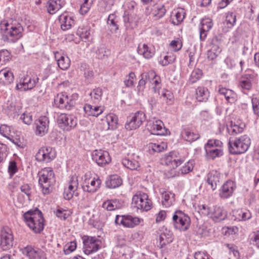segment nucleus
<instances>
[{
    "mask_svg": "<svg viewBox=\"0 0 259 259\" xmlns=\"http://www.w3.org/2000/svg\"><path fill=\"white\" fill-rule=\"evenodd\" d=\"M176 59V57L171 54L167 53V55H165L162 59H161L159 61V63L163 66H166L169 64L172 63Z\"/></svg>",
    "mask_w": 259,
    "mask_h": 259,
    "instance_id": "nucleus-58",
    "label": "nucleus"
},
{
    "mask_svg": "<svg viewBox=\"0 0 259 259\" xmlns=\"http://www.w3.org/2000/svg\"><path fill=\"white\" fill-rule=\"evenodd\" d=\"M199 212L202 215L211 218L215 222H220L224 220L227 215V211L224 207L218 205L212 206H208L206 205H200Z\"/></svg>",
    "mask_w": 259,
    "mask_h": 259,
    "instance_id": "nucleus-4",
    "label": "nucleus"
},
{
    "mask_svg": "<svg viewBox=\"0 0 259 259\" xmlns=\"http://www.w3.org/2000/svg\"><path fill=\"white\" fill-rule=\"evenodd\" d=\"M114 0H101L99 3L100 10L104 12L111 10L114 5Z\"/></svg>",
    "mask_w": 259,
    "mask_h": 259,
    "instance_id": "nucleus-51",
    "label": "nucleus"
},
{
    "mask_svg": "<svg viewBox=\"0 0 259 259\" xmlns=\"http://www.w3.org/2000/svg\"><path fill=\"white\" fill-rule=\"evenodd\" d=\"M23 28L16 20L0 23V33L2 39L8 42H15L23 36Z\"/></svg>",
    "mask_w": 259,
    "mask_h": 259,
    "instance_id": "nucleus-1",
    "label": "nucleus"
},
{
    "mask_svg": "<svg viewBox=\"0 0 259 259\" xmlns=\"http://www.w3.org/2000/svg\"><path fill=\"white\" fill-rule=\"evenodd\" d=\"M148 128L153 135H164L166 134V130L160 120L150 121L148 125Z\"/></svg>",
    "mask_w": 259,
    "mask_h": 259,
    "instance_id": "nucleus-20",
    "label": "nucleus"
},
{
    "mask_svg": "<svg viewBox=\"0 0 259 259\" xmlns=\"http://www.w3.org/2000/svg\"><path fill=\"white\" fill-rule=\"evenodd\" d=\"M38 79V78H31L27 75L20 79L19 83L17 84L16 88L20 91L31 90L35 86Z\"/></svg>",
    "mask_w": 259,
    "mask_h": 259,
    "instance_id": "nucleus-16",
    "label": "nucleus"
},
{
    "mask_svg": "<svg viewBox=\"0 0 259 259\" xmlns=\"http://www.w3.org/2000/svg\"><path fill=\"white\" fill-rule=\"evenodd\" d=\"M122 184L121 179L117 175L110 176L106 181V186L111 189L116 188Z\"/></svg>",
    "mask_w": 259,
    "mask_h": 259,
    "instance_id": "nucleus-46",
    "label": "nucleus"
},
{
    "mask_svg": "<svg viewBox=\"0 0 259 259\" xmlns=\"http://www.w3.org/2000/svg\"><path fill=\"white\" fill-rule=\"evenodd\" d=\"M137 52L139 54L143 55L146 59L152 58L155 54L153 47L145 44H140L137 49Z\"/></svg>",
    "mask_w": 259,
    "mask_h": 259,
    "instance_id": "nucleus-28",
    "label": "nucleus"
},
{
    "mask_svg": "<svg viewBox=\"0 0 259 259\" xmlns=\"http://www.w3.org/2000/svg\"><path fill=\"white\" fill-rule=\"evenodd\" d=\"M38 183L44 194H48L55 182V175L50 167L45 168L38 172Z\"/></svg>",
    "mask_w": 259,
    "mask_h": 259,
    "instance_id": "nucleus-5",
    "label": "nucleus"
},
{
    "mask_svg": "<svg viewBox=\"0 0 259 259\" xmlns=\"http://www.w3.org/2000/svg\"><path fill=\"white\" fill-rule=\"evenodd\" d=\"M14 80V75L11 70L7 68L0 71V83L7 85L11 83Z\"/></svg>",
    "mask_w": 259,
    "mask_h": 259,
    "instance_id": "nucleus-31",
    "label": "nucleus"
},
{
    "mask_svg": "<svg viewBox=\"0 0 259 259\" xmlns=\"http://www.w3.org/2000/svg\"><path fill=\"white\" fill-rule=\"evenodd\" d=\"M218 92L221 95L225 97L227 102L233 103L236 100V95L235 93L231 90L223 88L221 85L218 87Z\"/></svg>",
    "mask_w": 259,
    "mask_h": 259,
    "instance_id": "nucleus-34",
    "label": "nucleus"
},
{
    "mask_svg": "<svg viewBox=\"0 0 259 259\" xmlns=\"http://www.w3.org/2000/svg\"><path fill=\"white\" fill-rule=\"evenodd\" d=\"M107 23L111 31L115 32L118 29V19L115 14H111L108 16Z\"/></svg>",
    "mask_w": 259,
    "mask_h": 259,
    "instance_id": "nucleus-47",
    "label": "nucleus"
},
{
    "mask_svg": "<svg viewBox=\"0 0 259 259\" xmlns=\"http://www.w3.org/2000/svg\"><path fill=\"white\" fill-rule=\"evenodd\" d=\"M136 79V75L134 72H131L125 76L124 80V84L126 87H132L134 85L135 80Z\"/></svg>",
    "mask_w": 259,
    "mask_h": 259,
    "instance_id": "nucleus-59",
    "label": "nucleus"
},
{
    "mask_svg": "<svg viewBox=\"0 0 259 259\" xmlns=\"http://www.w3.org/2000/svg\"><path fill=\"white\" fill-rule=\"evenodd\" d=\"M235 188V184L232 181H227L220 190V196L223 199L228 198L233 195Z\"/></svg>",
    "mask_w": 259,
    "mask_h": 259,
    "instance_id": "nucleus-23",
    "label": "nucleus"
},
{
    "mask_svg": "<svg viewBox=\"0 0 259 259\" xmlns=\"http://www.w3.org/2000/svg\"><path fill=\"white\" fill-rule=\"evenodd\" d=\"M78 98V95L76 93L70 95L66 93H61L57 94L54 100L60 109L70 110L75 106Z\"/></svg>",
    "mask_w": 259,
    "mask_h": 259,
    "instance_id": "nucleus-6",
    "label": "nucleus"
},
{
    "mask_svg": "<svg viewBox=\"0 0 259 259\" xmlns=\"http://www.w3.org/2000/svg\"><path fill=\"white\" fill-rule=\"evenodd\" d=\"M183 138L189 142L195 141L199 138V135L197 133L193 132L189 128L184 129L181 133Z\"/></svg>",
    "mask_w": 259,
    "mask_h": 259,
    "instance_id": "nucleus-45",
    "label": "nucleus"
},
{
    "mask_svg": "<svg viewBox=\"0 0 259 259\" xmlns=\"http://www.w3.org/2000/svg\"><path fill=\"white\" fill-rule=\"evenodd\" d=\"M23 253L30 259H41L46 258L43 251L31 246H27L23 250Z\"/></svg>",
    "mask_w": 259,
    "mask_h": 259,
    "instance_id": "nucleus-24",
    "label": "nucleus"
},
{
    "mask_svg": "<svg viewBox=\"0 0 259 259\" xmlns=\"http://www.w3.org/2000/svg\"><path fill=\"white\" fill-rule=\"evenodd\" d=\"M57 121L59 127L65 131H70L77 125V119L73 115L65 113L58 116Z\"/></svg>",
    "mask_w": 259,
    "mask_h": 259,
    "instance_id": "nucleus-12",
    "label": "nucleus"
},
{
    "mask_svg": "<svg viewBox=\"0 0 259 259\" xmlns=\"http://www.w3.org/2000/svg\"><path fill=\"white\" fill-rule=\"evenodd\" d=\"M55 58L57 61L59 67L61 69L65 70L69 67L70 60L68 57L60 56V54L57 52L55 54Z\"/></svg>",
    "mask_w": 259,
    "mask_h": 259,
    "instance_id": "nucleus-39",
    "label": "nucleus"
},
{
    "mask_svg": "<svg viewBox=\"0 0 259 259\" xmlns=\"http://www.w3.org/2000/svg\"><path fill=\"white\" fill-rule=\"evenodd\" d=\"M59 21L60 23L61 28L63 31L70 29L74 24V20L73 18L66 13L60 15Z\"/></svg>",
    "mask_w": 259,
    "mask_h": 259,
    "instance_id": "nucleus-27",
    "label": "nucleus"
},
{
    "mask_svg": "<svg viewBox=\"0 0 259 259\" xmlns=\"http://www.w3.org/2000/svg\"><path fill=\"white\" fill-rule=\"evenodd\" d=\"M184 159L177 158V153L171 152L165 157V163L166 165L170 166L175 168L181 164Z\"/></svg>",
    "mask_w": 259,
    "mask_h": 259,
    "instance_id": "nucleus-36",
    "label": "nucleus"
},
{
    "mask_svg": "<svg viewBox=\"0 0 259 259\" xmlns=\"http://www.w3.org/2000/svg\"><path fill=\"white\" fill-rule=\"evenodd\" d=\"M146 120L145 113L141 111L132 113L127 117L125 127L128 130H133L139 128Z\"/></svg>",
    "mask_w": 259,
    "mask_h": 259,
    "instance_id": "nucleus-9",
    "label": "nucleus"
},
{
    "mask_svg": "<svg viewBox=\"0 0 259 259\" xmlns=\"http://www.w3.org/2000/svg\"><path fill=\"white\" fill-rule=\"evenodd\" d=\"M159 245L162 248L163 246L172 242V233L164 226L159 229Z\"/></svg>",
    "mask_w": 259,
    "mask_h": 259,
    "instance_id": "nucleus-25",
    "label": "nucleus"
},
{
    "mask_svg": "<svg viewBox=\"0 0 259 259\" xmlns=\"http://www.w3.org/2000/svg\"><path fill=\"white\" fill-rule=\"evenodd\" d=\"M0 245L2 248L5 250L9 249L13 246V235L11 229L5 226L2 228L0 233Z\"/></svg>",
    "mask_w": 259,
    "mask_h": 259,
    "instance_id": "nucleus-11",
    "label": "nucleus"
},
{
    "mask_svg": "<svg viewBox=\"0 0 259 259\" xmlns=\"http://www.w3.org/2000/svg\"><path fill=\"white\" fill-rule=\"evenodd\" d=\"M93 159L100 166H104L111 161V157L108 152L102 150L94 151Z\"/></svg>",
    "mask_w": 259,
    "mask_h": 259,
    "instance_id": "nucleus-17",
    "label": "nucleus"
},
{
    "mask_svg": "<svg viewBox=\"0 0 259 259\" xmlns=\"http://www.w3.org/2000/svg\"><path fill=\"white\" fill-rule=\"evenodd\" d=\"M103 94L102 89L100 88H97L93 89L90 93L92 100L95 103H99L101 99Z\"/></svg>",
    "mask_w": 259,
    "mask_h": 259,
    "instance_id": "nucleus-48",
    "label": "nucleus"
},
{
    "mask_svg": "<svg viewBox=\"0 0 259 259\" xmlns=\"http://www.w3.org/2000/svg\"><path fill=\"white\" fill-rule=\"evenodd\" d=\"M213 26L212 20L210 18H203L201 20L199 26V36L201 41H204L206 38L208 32Z\"/></svg>",
    "mask_w": 259,
    "mask_h": 259,
    "instance_id": "nucleus-22",
    "label": "nucleus"
},
{
    "mask_svg": "<svg viewBox=\"0 0 259 259\" xmlns=\"http://www.w3.org/2000/svg\"><path fill=\"white\" fill-rule=\"evenodd\" d=\"M139 156L133 153H128L122 160V164L131 170H136L139 167Z\"/></svg>",
    "mask_w": 259,
    "mask_h": 259,
    "instance_id": "nucleus-21",
    "label": "nucleus"
},
{
    "mask_svg": "<svg viewBox=\"0 0 259 259\" xmlns=\"http://www.w3.org/2000/svg\"><path fill=\"white\" fill-rule=\"evenodd\" d=\"M141 220L138 217H134L130 215H116L115 222L117 224L122 225L124 227L132 228L139 225Z\"/></svg>",
    "mask_w": 259,
    "mask_h": 259,
    "instance_id": "nucleus-13",
    "label": "nucleus"
},
{
    "mask_svg": "<svg viewBox=\"0 0 259 259\" xmlns=\"http://www.w3.org/2000/svg\"><path fill=\"white\" fill-rule=\"evenodd\" d=\"M149 148L154 152H160L166 149L167 144L165 142H160L159 143H152L149 144Z\"/></svg>",
    "mask_w": 259,
    "mask_h": 259,
    "instance_id": "nucleus-56",
    "label": "nucleus"
},
{
    "mask_svg": "<svg viewBox=\"0 0 259 259\" xmlns=\"http://www.w3.org/2000/svg\"><path fill=\"white\" fill-rule=\"evenodd\" d=\"M202 72L199 69H195L191 73L189 81L191 83H194L198 81L202 76Z\"/></svg>",
    "mask_w": 259,
    "mask_h": 259,
    "instance_id": "nucleus-57",
    "label": "nucleus"
},
{
    "mask_svg": "<svg viewBox=\"0 0 259 259\" xmlns=\"http://www.w3.org/2000/svg\"><path fill=\"white\" fill-rule=\"evenodd\" d=\"M65 4L64 0H49L46 5L47 11L50 14H54L62 8Z\"/></svg>",
    "mask_w": 259,
    "mask_h": 259,
    "instance_id": "nucleus-26",
    "label": "nucleus"
},
{
    "mask_svg": "<svg viewBox=\"0 0 259 259\" xmlns=\"http://www.w3.org/2000/svg\"><path fill=\"white\" fill-rule=\"evenodd\" d=\"M56 156L55 151L51 147H41L36 154V159L40 162H48Z\"/></svg>",
    "mask_w": 259,
    "mask_h": 259,
    "instance_id": "nucleus-15",
    "label": "nucleus"
},
{
    "mask_svg": "<svg viewBox=\"0 0 259 259\" xmlns=\"http://www.w3.org/2000/svg\"><path fill=\"white\" fill-rule=\"evenodd\" d=\"M230 215L231 220L237 222L247 221L252 217L250 211L244 208L233 210Z\"/></svg>",
    "mask_w": 259,
    "mask_h": 259,
    "instance_id": "nucleus-19",
    "label": "nucleus"
},
{
    "mask_svg": "<svg viewBox=\"0 0 259 259\" xmlns=\"http://www.w3.org/2000/svg\"><path fill=\"white\" fill-rule=\"evenodd\" d=\"M162 204L166 207L172 205L175 201V194L169 191H164L162 193Z\"/></svg>",
    "mask_w": 259,
    "mask_h": 259,
    "instance_id": "nucleus-43",
    "label": "nucleus"
},
{
    "mask_svg": "<svg viewBox=\"0 0 259 259\" xmlns=\"http://www.w3.org/2000/svg\"><path fill=\"white\" fill-rule=\"evenodd\" d=\"M250 145L249 137L244 135L235 138H230L228 142V148L230 153L238 155L245 153Z\"/></svg>",
    "mask_w": 259,
    "mask_h": 259,
    "instance_id": "nucleus-3",
    "label": "nucleus"
},
{
    "mask_svg": "<svg viewBox=\"0 0 259 259\" xmlns=\"http://www.w3.org/2000/svg\"><path fill=\"white\" fill-rule=\"evenodd\" d=\"M153 75H154V71L152 70L141 74V78L140 79L138 85L137 86L138 92L143 91L144 90L147 80H149V77H153Z\"/></svg>",
    "mask_w": 259,
    "mask_h": 259,
    "instance_id": "nucleus-44",
    "label": "nucleus"
},
{
    "mask_svg": "<svg viewBox=\"0 0 259 259\" xmlns=\"http://www.w3.org/2000/svg\"><path fill=\"white\" fill-rule=\"evenodd\" d=\"M154 75L153 77H149V81L152 84L154 85L153 87V90L155 93H157L159 92V89L161 88V79L160 77L157 76L154 71Z\"/></svg>",
    "mask_w": 259,
    "mask_h": 259,
    "instance_id": "nucleus-49",
    "label": "nucleus"
},
{
    "mask_svg": "<svg viewBox=\"0 0 259 259\" xmlns=\"http://www.w3.org/2000/svg\"><path fill=\"white\" fill-rule=\"evenodd\" d=\"M118 118L113 113L107 114L104 119H102V123L108 130H113L117 127Z\"/></svg>",
    "mask_w": 259,
    "mask_h": 259,
    "instance_id": "nucleus-29",
    "label": "nucleus"
},
{
    "mask_svg": "<svg viewBox=\"0 0 259 259\" xmlns=\"http://www.w3.org/2000/svg\"><path fill=\"white\" fill-rule=\"evenodd\" d=\"M80 70L84 72V76L88 79H91L94 76L93 70L88 68V65L85 63H82L80 65Z\"/></svg>",
    "mask_w": 259,
    "mask_h": 259,
    "instance_id": "nucleus-62",
    "label": "nucleus"
},
{
    "mask_svg": "<svg viewBox=\"0 0 259 259\" xmlns=\"http://www.w3.org/2000/svg\"><path fill=\"white\" fill-rule=\"evenodd\" d=\"M83 109L88 116H98L103 112L101 107L93 106L88 104L84 105Z\"/></svg>",
    "mask_w": 259,
    "mask_h": 259,
    "instance_id": "nucleus-38",
    "label": "nucleus"
},
{
    "mask_svg": "<svg viewBox=\"0 0 259 259\" xmlns=\"http://www.w3.org/2000/svg\"><path fill=\"white\" fill-rule=\"evenodd\" d=\"M196 99L199 102H206L209 97V92L206 88L199 87L196 90Z\"/></svg>",
    "mask_w": 259,
    "mask_h": 259,
    "instance_id": "nucleus-40",
    "label": "nucleus"
},
{
    "mask_svg": "<svg viewBox=\"0 0 259 259\" xmlns=\"http://www.w3.org/2000/svg\"><path fill=\"white\" fill-rule=\"evenodd\" d=\"M222 51L220 47H211V48L207 51V58L209 60H213L215 59Z\"/></svg>",
    "mask_w": 259,
    "mask_h": 259,
    "instance_id": "nucleus-50",
    "label": "nucleus"
},
{
    "mask_svg": "<svg viewBox=\"0 0 259 259\" xmlns=\"http://www.w3.org/2000/svg\"><path fill=\"white\" fill-rule=\"evenodd\" d=\"M245 127L244 122L237 121L236 122H231L230 125L227 127V131L230 135H236L242 133Z\"/></svg>",
    "mask_w": 259,
    "mask_h": 259,
    "instance_id": "nucleus-32",
    "label": "nucleus"
},
{
    "mask_svg": "<svg viewBox=\"0 0 259 259\" xmlns=\"http://www.w3.org/2000/svg\"><path fill=\"white\" fill-rule=\"evenodd\" d=\"M194 162L193 160H189L180 169L181 174H187L191 171L194 167Z\"/></svg>",
    "mask_w": 259,
    "mask_h": 259,
    "instance_id": "nucleus-60",
    "label": "nucleus"
},
{
    "mask_svg": "<svg viewBox=\"0 0 259 259\" xmlns=\"http://www.w3.org/2000/svg\"><path fill=\"white\" fill-rule=\"evenodd\" d=\"M123 21L126 29H133L137 25L138 18L136 15L132 14H128L127 15L125 14L123 16Z\"/></svg>",
    "mask_w": 259,
    "mask_h": 259,
    "instance_id": "nucleus-37",
    "label": "nucleus"
},
{
    "mask_svg": "<svg viewBox=\"0 0 259 259\" xmlns=\"http://www.w3.org/2000/svg\"><path fill=\"white\" fill-rule=\"evenodd\" d=\"M82 240L84 252L86 254L96 252L101 247V242L96 237L84 236Z\"/></svg>",
    "mask_w": 259,
    "mask_h": 259,
    "instance_id": "nucleus-10",
    "label": "nucleus"
},
{
    "mask_svg": "<svg viewBox=\"0 0 259 259\" xmlns=\"http://www.w3.org/2000/svg\"><path fill=\"white\" fill-rule=\"evenodd\" d=\"M220 174L216 170L211 171L207 175V182L212 190L217 188L220 182Z\"/></svg>",
    "mask_w": 259,
    "mask_h": 259,
    "instance_id": "nucleus-33",
    "label": "nucleus"
},
{
    "mask_svg": "<svg viewBox=\"0 0 259 259\" xmlns=\"http://www.w3.org/2000/svg\"><path fill=\"white\" fill-rule=\"evenodd\" d=\"M101 181L99 178H87L84 180L82 188L84 191L94 193L100 188Z\"/></svg>",
    "mask_w": 259,
    "mask_h": 259,
    "instance_id": "nucleus-18",
    "label": "nucleus"
},
{
    "mask_svg": "<svg viewBox=\"0 0 259 259\" xmlns=\"http://www.w3.org/2000/svg\"><path fill=\"white\" fill-rule=\"evenodd\" d=\"M253 79V75L249 74H245L243 75L239 82L240 87L243 90H250L252 88V80Z\"/></svg>",
    "mask_w": 259,
    "mask_h": 259,
    "instance_id": "nucleus-41",
    "label": "nucleus"
},
{
    "mask_svg": "<svg viewBox=\"0 0 259 259\" xmlns=\"http://www.w3.org/2000/svg\"><path fill=\"white\" fill-rule=\"evenodd\" d=\"M226 21L228 27H233L236 21V16L233 12H228L226 17Z\"/></svg>",
    "mask_w": 259,
    "mask_h": 259,
    "instance_id": "nucleus-64",
    "label": "nucleus"
},
{
    "mask_svg": "<svg viewBox=\"0 0 259 259\" xmlns=\"http://www.w3.org/2000/svg\"><path fill=\"white\" fill-rule=\"evenodd\" d=\"M165 13L166 9L162 4H156L154 5L152 10V15L156 20L163 17Z\"/></svg>",
    "mask_w": 259,
    "mask_h": 259,
    "instance_id": "nucleus-42",
    "label": "nucleus"
},
{
    "mask_svg": "<svg viewBox=\"0 0 259 259\" xmlns=\"http://www.w3.org/2000/svg\"><path fill=\"white\" fill-rule=\"evenodd\" d=\"M132 204L137 209L147 211L151 208L152 203L147 194L140 192L133 196Z\"/></svg>",
    "mask_w": 259,
    "mask_h": 259,
    "instance_id": "nucleus-8",
    "label": "nucleus"
},
{
    "mask_svg": "<svg viewBox=\"0 0 259 259\" xmlns=\"http://www.w3.org/2000/svg\"><path fill=\"white\" fill-rule=\"evenodd\" d=\"M34 124L36 135L42 137L48 132L50 121L48 117L46 116L40 117L35 121Z\"/></svg>",
    "mask_w": 259,
    "mask_h": 259,
    "instance_id": "nucleus-14",
    "label": "nucleus"
},
{
    "mask_svg": "<svg viewBox=\"0 0 259 259\" xmlns=\"http://www.w3.org/2000/svg\"><path fill=\"white\" fill-rule=\"evenodd\" d=\"M206 157L208 159H213L217 157H220L223 154V150L221 148L208 145L206 144L204 147Z\"/></svg>",
    "mask_w": 259,
    "mask_h": 259,
    "instance_id": "nucleus-30",
    "label": "nucleus"
},
{
    "mask_svg": "<svg viewBox=\"0 0 259 259\" xmlns=\"http://www.w3.org/2000/svg\"><path fill=\"white\" fill-rule=\"evenodd\" d=\"M11 59V54L7 50H2L0 51V66L5 64Z\"/></svg>",
    "mask_w": 259,
    "mask_h": 259,
    "instance_id": "nucleus-61",
    "label": "nucleus"
},
{
    "mask_svg": "<svg viewBox=\"0 0 259 259\" xmlns=\"http://www.w3.org/2000/svg\"><path fill=\"white\" fill-rule=\"evenodd\" d=\"M172 223L175 229L181 231H185L189 229L191 220L187 214L177 210L172 216Z\"/></svg>",
    "mask_w": 259,
    "mask_h": 259,
    "instance_id": "nucleus-7",
    "label": "nucleus"
},
{
    "mask_svg": "<svg viewBox=\"0 0 259 259\" xmlns=\"http://www.w3.org/2000/svg\"><path fill=\"white\" fill-rule=\"evenodd\" d=\"M161 98L168 105L171 104L174 99L172 93L167 90L162 91Z\"/></svg>",
    "mask_w": 259,
    "mask_h": 259,
    "instance_id": "nucleus-53",
    "label": "nucleus"
},
{
    "mask_svg": "<svg viewBox=\"0 0 259 259\" xmlns=\"http://www.w3.org/2000/svg\"><path fill=\"white\" fill-rule=\"evenodd\" d=\"M250 244L259 248V230L252 232L249 236Z\"/></svg>",
    "mask_w": 259,
    "mask_h": 259,
    "instance_id": "nucleus-63",
    "label": "nucleus"
},
{
    "mask_svg": "<svg viewBox=\"0 0 259 259\" xmlns=\"http://www.w3.org/2000/svg\"><path fill=\"white\" fill-rule=\"evenodd\" d=\"M78 187V181L77 177L76 176H73L70 178L68 183V186L66 188L76 193L77 192Z\"/></svg>",
    "mask_w": 259,
    "mask_h": 259,
    "instance_id": "nucleus-54",
    "label": "nucleus"
},
{
    "mask_svg": "<svg viewBox=\"0 0 259 259\" xmlns=\"http://www.w3.org/2000/svg\"><path fill=\"white\" fill-rule=\"evenodd\" d=\"M77 34L79 36L82 40L86 42L90 37V31L87 27H79L77 31Z\"/></svg>",
    "mask_w": 259,
    "mask_h": 259,
    "instance_id": "nucleus-52",
    "label": "nucleus"
},
{
    "mask_svg": "<svg viewBox=\"0 0 259 259\" xmlns=\"http://www.w3.org/2000/svg\"><path fill=\"white\" fill-rule=\"evenodd\" d=\"M185 15V12L183 9H177L174 10L171 15V23L176 25L181 24L184 18Z\"/></svg>",
    "mask_w": 259,
    "mask_h": 259,
    "instance_id": "nucleus-35",
    "label": "nucleus"
},
{
    "mask_svg": "<svg viewBox=\"0 0 259 259\" xmlns=\"http://www.w3.org/2000/svg\"><path fill=\"white\" fill-rule=\"evenodd\" d=\"M110 52L104 46H101L98 48L96 51L97 57L99 59H103L107 58L109 55Z\"/></svg>",
    "mask_w": 259,
    "mask_h": 259,
    "instance_id": "nucleus-55",
    "label": "nucleus"
},
{
    "mask_svg": "<svg viewBox=\"0 0 259 259\" xmlns=\"http://www.w3.org/2000/svg\"><path fill=\"white\" fill-rule=\"evenodd\" d=\"M25 222L35 233H40L44 228V219L41 212L36 208L30 210L23 214Z\"/></svg>",
    "mask_w": 259,
    "mask_h": 259,
    "instance_id": "nucleus-2",
    "label": "nucleus"
}]
</instances>
